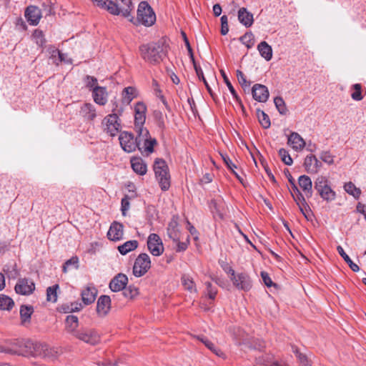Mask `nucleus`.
Here are the masks:
<instances>
[{
    "mask_svg": "<svg viewBox=\"0 0 366 366\" xmlns=\"http://www.w3.org/2000/svg\"><path fill=\"white\" fill-rule=\"evenodd\" d=\"M354 90L351 94V97L355 101H360L363 99L362 95V85L360 84H355L352 86Z\"/></svg>",
    "mask_w": 366,
    "mask_h": 366,
    "instance_id": "nucleus-51",
    "label": "nucleus"
},
{
    "mask_svg": "<svg viewBox=\"0 0 366 366\" xmlns=\"http://www.w3.org/2000/svg\"><path fill=\"white\" fill-rule=\"evenodd\" d=\"M102 124H105L104 131L112 137L116 136L121 128L117 113L107 115L104 119Z\"/></svg>",
    "mask_w": 366,
    "mask_h": 366,
    "instance_id": "nucleus-10",
    "label": "nucleus"
},
{
    "mask_svg": "<svg viewBox=\"0 0 366 366\" xmlns=\"http://www.w3.org/2000/svg\"><path fill=\"white\" fill-rule=\"evenodd\" d=\"M257 50L259 54L266 61H269L272 58V49L266 41H261L257 46Z\"/></svg>",
    "mask_w": 366,
    "mask_h": 366,
    "instance_id": "nucleus-32",
    "label": "nucleus"
},
{
    "mask_svg": "<svg viewBox=\"0 0 366 366\" xmlns=\"http://www.w3.org/2000/svg\"><path fill=\"white\" fill-rule=\"evenodd\" d=\"M148 249L154 256H159L164 252V247L161 238L157 234H150L147 239Z\"/></svg>",
    "mask_w": 366,
    "mask_h": 366,
    "instance_id": "nucleus-12",
    "label": "nucleus"
},
{
    "mask_svg": "<svg viewBox=\"0 0 366 366\" xmlns=\"http://www.w3.org/2000/svg\"><path fill=\"white\" fill-rule=\"evenodd\" d=\"M255 362L264 366H275L279 364V361L274 360L273 355L271 354H264L256 357Z\"/></svg>",
    "mask_w": 366,
    "mask_h": 366,
    "instance_id": "nucleus-31",
    "label": "nucleus"
},
{
    "mask_svg": "<svg viewBox=\"0 0 366 366\" xmlns=\"http://www.w3.org/2000/svg\"><path fill=\"white\" fill-rule=\"evenodd\" d=\"M138 92L135 87L134 86H127L125 87L122 94V103L129 104L131 102L137 97Z\"/></svg>",
    "mask_w": 366,
    "mask_h": 366,
    "instance_id": "nucleus-28",
    "label": "nucleus"
},
{
    "mask_svg": "<svg viewBox=\"0 0 366 366\" xmlns=\"http://www.w3.org/2000/svg\"><path fill=\"white\" fill-rule=\"evenodd\" d=\"M295 202L298 205L302 214L307 219V213L311 212L308 204L306 202V204L304 205L301 201H298V202Z\"/></svg>",
    "mask_w": 366,
    "mask_h": 366,
    "instance_id": "nucleus-61",
    "label": "nucleus"
},
{
    "mask_svg": "<svg viewBox=\"0 0 366 366\" xmlns=\"http://www.w3.org/2000/svg\"><path fill=\"white\" fill-rule=\"evenodd\" d=\"M344 189L347 193L354 197L356 199H359L361 195V189L356 187L352 182L345 183L344 185Z\"/></svg>",
    "mask_w": 366,
    "mask_h": 366,
    "instance_id": "nucleus-41",
    "label": "nucleus"
},
{
    "mask_svg": "<svg viewBox=\"0 0 366 366\" xmlns=\"http://www.w3.org/2000/svg\"><path fill=\"white\" fill-rule=\"evenodd\" d=\"M287 144L295 151H301L305 146V140L297 132H292L289 135Z\"/></svg>",
    "mask_w": 366,
    "mask_h": 366,
    "instance_id": "nucleus-23",
    "label": "nucleus"
},
{
    "mask_svg": "<svg viewBox=\"0 0 366 366\" xmlns=\"http://www.w3.org/2000/svg\"><path fill=\"white\" fill-rule=\"evenodd\" d=\"M239 40L247 49H250L254 45V36L251 31L245 33L239 38Z\"/></svg>",
    "mask_w": 366,
    "mask_h": 366,
    "instance_id": "nucleus-45",
    "label": "nucleus"
},
{
    "mask_svg": "<svg viewBox=\"0 0 366 366\" xmlns=\"http://www.w3.org/2000/svg\"><path fill=\"white\" fill-rule=\"evenodd\" d=\"M275 107L280 114H286L287 109L284 99L281 97H277L274 99Z\"/></svg>",
    "mask_w": 366,
    "mask_h": 366,
    "instance_id": "nucleus-49",
    "label": "nucleus"
},
{
    "mask_svg": "<svg viewBox=\"0 0 366 366\" xmlns=\"http://www.w3.org/2000/svg\"><path fill=\"white\" fill-rule=\"evenodd\" d=\"M253 98L259 102H265L269 98V91L266 86L260 84H255L252 89Z\"/></svg>",
    "mask_w": 366,
    "mask_h": 366,
    "instance_id": "nucleus-15",
    "label": "nucleus"
},
{
    "mask_svg": "<svg viewBox=\"0 0 366 366\" xmlns=\"http://www.w3.org/2000/svg\"><path fill=\"white\" fill-rule=\"evenodd\" d=\"M73 335L77 339L92 345L97 344L100 340L98 333L92 329H81Z\"/></svg>",
    "mask_w": 366,
    "mask_h": 366,
    "instance_id": "nucleus-11",
    "label": "nucleus"
},
{
    "mask_svg": "<svg viewBox=\"0 0 366 366\" xmlns=\"http://www.w3.org/2000/svg\"><path fill=\"white\" fill-rule=\"evenodd\" d=\"M24 15L29 24L34 26L37 25L41 18V10L35 6H29Z\"/></svg>",
    "mask_w": 366,
    "mask_h": 366,
    "instance_id": "nucleus-17",
    "label": "nucleus"
},
{
    "mask_svg": "<svg viewBox=\"0 0 366 366\" xmlns=\"http://www.w3.org/2000/svg\"><path fill=\"white\" fill-rule=\"evenodd\" d=\"M14 289L17 294L29 295L35 290V284L31 280L20 278L19 279Z\"/></svg>",
    "mask_w": 366,
    "mask_h": 366,
    "instance_id": "nucleus-13",
    "label": "nucleus"
},
{
    "mask_svg": "<svg viewBox=\"0 0 366 366\" xmlns=\"http://www.w3.org/2000/svg\"><path fill=\"white\" fill-rule=\"evenodd\" d=\"M137 21L145 26H151L156 21V15L147 1H141L137 9Z\"/></svg>",
    "mask_w": 366,
    "mask_h": 366,
    "instance_id": "nucleus-6",
    "label": "nucleus"
},
{
    "mask_svg": "<svg viewBox=\"0 0 366 366\" xmlns=\"http://www.w3.org/2000/svg\"><path fill=\"white\" fill-rule=\"evenodd\" d=\"M261 277L262 278V280L264 283V285L269 287H271L272 285H273V282L271 280V278L269 277V274L267 272H261Z\"/></svg>",
    "mask_w": 366,
    "mask_h": 366,
    "instance_id": "nucleus-63",
    "label": "nucleus"
},
{
    "mask_svg": "<svg viewBox=\"0 0 366 366\" xmlns=\"http://www.w3.org/2000/svg\"><path fill=\"white\" fill-rule=\"evenodd\" d=\"M123 295L128 299L132 300L137 297L139 294L138 287L134 285L125 286L123 289Z\"/></svg>",
    "mask_w": 366,
    "mask_h": 366,
    "instance_id": "nucleus-43",
    "label": "nucleus"
},
{
    "mask_svg": "<svg viewBox=\"0 0 366 366\" xmlns=\"http://www.w3.org/2000/svg\"><path fill=\"white\" fill-rule=\"evenodd\" d=\"M119 140L121 147L124 152L131 153L134 152L137 148L142 152L139 136L134 138L132 132H122L119 137Z\"/></svg>",
    "mask_w": 366,
    "mask_h": 366,
    "instance_id": "nucleus-8",
    "label": "nucleus"
},
{
    "mask_svg": "<svg viewBox=\"0 0 366 366\" xmlns=\"http://www.w3.org/2000/svg\"><path fill=\"white\" fill-rule=\"evenodd\" d=\"M111 308V298L108 295H101L97 304V311L100 315H106Z\"/></svg>",
    "mask_w": 366,
    "mask_h": 366,
    "instance_id": "nucleus-20",
    "label": "nucleus"
},
{
    "mask_svg": "<svg viewBox=\"0 0 366 366\" xmlns=\"http://www.w3.org/2000/svg\"><path fill=\"white\" fill-rule=\"evenodd\" d=\"M168 44L162 38L157 42H150L139 46L142 58L152 64H158L166 57L168 52Z\"/></svg>",
    "mask_w": 366,
    "mask_h": 366,
    "instance_id": "nucleus-1",
    "label": "nucleus"
},
{
    "mask_svg": "<svg viewBox=\"0 0 366 366\" xmlns=\"http://www.w3.org/2000/svg\"><path fill=\"white\" fill-rule=\"evenodd\" d=\"M82 308V305L81 303L74 302L71 303H64L61 305H59L57 307V310L61 313H71L74 312H78L81 310Z\"/></svg>",
    "mask_w": 366,
    "mask_h": 366,
    "instance_id": "nucleus-30",
    "label": "nucleus"
},
{
    "mask_svg": "<svg viewBox=\"0 0 366 366\" xmlns=\"http://www.w3.org/2000/svg\"><path fill=\"white\" fill-rule=\"evenodd\" d=\"M130 206L129 197L125 195L121 201V210L123 216H126L127 212L129 210Z\"/></svg>",
    "mask_w": 366,
    "mask_h": 366,
    "instance_id": "nucleus-57",
    "label": "nucleus"
},
{
    "mask_svg": "<svg viewBox=\"0 0 366 366\" xmlns=\"http://www.w3.org/2000/svg\"><path fill=\"white\" fill-rule=\"evenodd\" d=\"M105 10L113 15L122 14V12H120V4L111 0H109V1L107 3V6Z\"/></svg>",
    "mask_w": 366,
    "mask_h": 366,
    "instance_id": "nucleus-50",
    "label": "nucleus"
},
{
    "mask_svg": "<svg viewBox=\"0 0 366 366\" xmlns=\"http://www.w3.org/2000/svg\"><path fill=\"white\" fill-rule=\"evenodd\" d=\"M154 171L162 191H167L170 187V174L165 160L157 158L154 161Z\"/></svg>",
    "mask_w": 366,
    "mask_h": 366,
    "instance_id": "nucleus-4",
    "label": "nucleus"
},
{
    "mask_svg": "<svg viewBox=\"0 0 366 366\" xmlns=\"http://www.w3.org/2000/svg\"><path fill=\"white\" fill-rule=\"evenodd\" d=\"M47 52L49 53V54L50 55V58L54 60L56 59V56H57V54L59 53V50L54 46L52 45H49L48 47H47Z\"/></svg>",
    "mask_w": 366,
    "mask_h": 366,
    "instance_id": "nucleus-64",
    "label": "nucleus"
},
{
    "mask_svg": "<svg viewBox=\"0 0 366 366\" xmlns=\"http://www.w3.org/2000/svg\"><path fill=\"white\" fill-rule=\"evenodd\" d=\"M58 285L49 287L46 289V300L49 302H56L57 300Z\"/></svg>",
    "mask_w": 366,
    "mask_h": 366,
    "instance_id": "nucleus-46",
    "label": "nucleus"
},
{
    "mask_svg": "<svg viewBox=\"0 0 366 366\" xmlns=\"http://www.w3.org/2000/svg\"><path fill=\"white\" fill-rule=\"evenodd\" d=\"M221 34L226 35L229 31L228 19L226 15H223L221 19Z\"/></svg>",
    "mask_w": 366,
    "mask_h": 366,
    "instance_id": "nucleus-59",
    "label": "nucleus"
},
{
    "mask_svg": "<svg viewBox=\"0 0 366 366\" xmlns=\"http://www.w3.org/2000/svg\"><path fill=\"white\" fill-rule=\"evenodd\" d=\"M138 244L139 243L137 240H129L119 245L118 250L122 254L125 255L128 252L134 250L138 247Z\"/></svg>",
    "mask_w": 366,
    "mask_h": 366,
    "instance_id": "nucleus-36",
    "label": "nucleus"
},
{
    "mask_svg": "<svg viewBox=\"0 0 366 366\" xmlns=\"http://www.w3.org/2000/svg\"><path fill=\"white\" fill-rule=\"evenodd\" d=\"M117 3L120 4V12L124 17H129L132 11V4L131 0H118Z\"/></svg>",
    "mask_w": 366,
    "mask_h": 366,
    "instance_id": "nucleus-40",
    "label": "nucleus"
},
{
    "mask_svg": "<svg viewBox=\"0 0 366 366\" xmlns=\"http://www.w3.org/2000/svg\"><path fill=\"white\" fill-rule=\"evenodd\" d=\"M292 350L296 355L301 366H310V362L307 356L301 353L296 346L292 345Z\"/></svg>",
    "mask_w": 366,
    "mask_h": 366,
    "instance_id": "nucleus-48",
    "label": "nucleus"
},
{
    "mask_svg": "<svg viewBox=\"0 0 366 366\" xmlns=\"http://www.w3.org/2000/svg\"><path fill=\"white\" fill-rule=\"evenodd\" d=\"M15 345L16 346V347H12V348L4 347L2 346H0V352L19 355V352H19V345L18 344V342H16V344Z\"/></svg>",
    "mask_w": 366,
    "mask_h": 366,
    "instance_id": "nucleus-60",
    "label": "nucleus"
},
{
    "mask_svg": "<svg viewBox=\"0 0 366 366\" xmlns=\"http://www.w3.org/2000/svg\"><path fill=\"white\" fill-rule=\"evenodd\" d=\"M278 153L281 158V160L286 165L290 166L292 164L293 160H292V157H290L289 152L286 149L282 148L279 150Z\"/></svg>",
    "mask_w": 366,
    "mask_h": 366,
    "instance_id": "nucleus-54",
    "label": "nucleus"
},
{
    "mask_svg": "<svg viewBox=\"0 0 366 366\" xmlns=\"http://www.w3.org/2000/svg\"><path fill=\"white\" fill-rule=\"evenodd\" d=\"M238 20L246 27H250L254 21L253 14L249 12L246 8L242 7L238 11Z\"/></svg>",
    "mask_w": 366,
    "mask_h": 366,
    "instance_id": "nucleus-25",
    "label": "nucleus"
},
{
    "mask_svg": "<svg viewBox=\"0 0 366 366\" xmlns=\"http://www.w3.org/2000/svg\"><path fill=\"white\" fill-rule=\"evenodd\" d=\"M320 159L324 162L328 164H332L334 163V156H332L330 152L327 151H323L321 152Z\"/></svg>",
    "mask_w": 366,
    "mask_h": 366,
    "instance_id": "nucleus-58",
    "label": "nucleus"
},
{
    "mask_svg": "<svg viewBox=\"0 0 366 366\" xmlns=\"http://www.w3.org/2000/svg\"><path fill=\"white\" fill-rule=\"evenodd\" d=\"M314 188L320 197L327 202L336 199V192L332 189L331 182L325 176H318L314 182Z\"/></svg>",
    "mask_w": 366,
    "mask_h": 366,
    "instance_id": "nucleus-3",
    "label": "nucleus"
},
{
    "mask_svg": "<svg viewBox=\"0 0 366 366\" xmlns=\"http://www.w3.org/2000/svg\"><path fill=\"white\" fill-rule=\"evenodd\" d=\"M92 96L96 104L104 106L107 102V92L105 87L96 86L92 90Z\"/></svg>",
    "mask_w": 366,
    "mask_h": 366,
    "instance_id": "nucleus-19",
    "label": "nucleus"
},
{
    "mask_svg": "<svg viewBox=\"0 0 366 366\" xmlns=\"http://www.w3.org/2000/svg\"><path fill=\"white\" fill-rule=\"evenodd\" d=\"M14 305L13 300L9 296L1 294L0 295V309L2 310L10 311Z\"/></svg>",
    "mask_w": 366,
    "mask_h": 366,
    "instance_id": "nucleus-39",
    "label": "nucleus"
},
{
    "mask_svg": "<svg viewBox=\"0 0 366 366\" xmlns=\"http://www.w3.org/2000/svg\"><path fill=\"white\" fill-rule=\"evenodd\" d=\"M73 266L75 269L79 268V259L76 256L72 257L69 259L66 260L62 267V271L64 273H66L68 269Z\"/></svg>",
    "mask_w": 366,
    "mask_h": 366,
    "instance_id": "nucleus-52",
    "label": "nucleus"
},
{
    "mask_svg": "<svg viewBox=\"0 0 366 366\" xmlns=\"http://www.w3.org/2000/svg\"><path fill=\"white\" fill-rule=\"evenodd\" d=\"M225 271L237 290L248 292L252 287V280L247 272H236L232 267Z\"/></svg>",
    "mask_w": 366,
    "mask_h": 366,
    "instance_id": "nucleus-5",
    "label": "nucleus"
},
{
    "mask_svg": "<svg viewBox=\"0 0 366 366\" xmlns=\"http://www.w3.org/2000/svg\"><path fill=\"white\" fill-rule=\"evenodd\" d=\"M124 235V225L118 222H114L110 225L107 232L109 239L112 241H119L122 239Z\"/></svg>",
    "mask_w": 366,
    "mask_h": 366,
    "instance_id": "nucleus-16",
    "label": "nucleus"
},
{
    "mask_svg": "<svg viewBox=\"0 0 366 366\" xmlns=\"http://www.w3.org/2000/svg\"><path fill=\"white\" fill-rule=\"evenodd\" d=\"M34 312L32 306L21 305L20 307V317L21 323L24 325L26 322H29L31 316Z\"/></svg>",
    "mask_w": 366,
    "mask_h": 366,
    "instance_id": "nucleus-35",
    "label": "nucleus"
},
{
    "mask_svg": "<svg viewBox=\"0 0 366 366\" xmlns=\"http://www.w3.org/2000/svg\"><path fill=\"white\" fill-rule=\"evenodd\" d=\"M197 339L201 341L209 350H211L217 356L222 359L226 358V355L224 353V352H222L219 348L216 347L212 342H211L204 335H198L197 336Z\"/></svg>",
    "mask_w": 366,
    "mask_h": 366,
    "instance_id": "nucleus-26",
    "label": "nucleus"
},
{
    "mask_svg": "<svg viewBox=\"0 0 366 366\" xmlns=\"http://www.w3.org/2000/svg\"><path fill=\"white\" fill-rule=\"evenodd\" d=\"M194 69H195L196 74H197L199 79L204 82V85H205L208 92L209 93V94L212 97H214L212 90L211 87L209 86L207 81L206 80V79H205V77L204 76V73H203V71H202V68L199 66H197L196 64H194Z\"/></svg>",
    "mask_w": 366,
    "mask_h": 366,
    "instance_id": "nucleus-47",
    "label": "nucleus"
},
{
    "mask_svg": "<svg viewBox=\"0 0 366 366\" xmlns=\"http://www.w3.org/2000/svg\"><path fill=\"white\" fill-rule=\"evenodd\" d=\"M66 330L72 335L77 331L76 328L79 325L78 317L75 315H68L65 320Z\"/></svg>",
    "mask_w": 366,
    "mask_h": 366,
    "instance_id": "nucleus-33",
    "label": "nucleus"
},
{
    "mask_svg": "<svg viewBox=\"0 0 366 366\" xmlns=\"http://www.w3.org/2000/svg\"><path fill=\"white\" fill-rule=\"evenodd\" d=\"M206 286V295L210 300H214L216 295L217 294V289L215 286H214L211 282H205Z\"/></svg>",
    "mask_w": 366,
    "mask_h": 366,
    "instance_id": "nucleus-53",
    "label": "nucleus"
},
{
    "mask_svg": "<svg viewBox=\"0 0 366 366\" xmlns=\"http://www.w3.org/2000/svg\"><path fill=\"white\" fill-rule=\"evenodd\" d=\"M97 290L94 287H86L82 290L81 296L84 305H88L93 303L96 299Z\"/></svg>",
    "mask_w": 366,
    "mask_h": 366,
    "instance_id": "nucleus-29",
    "label": "nucleus"
},
{
    "mask_svg": "<svg viewBox=\"0 0 366 366\" xmlns=\"http://www.w3.org/2000/svg\"><path fill=\"white\" fill-rule=\"evenodd\" d=\"M184 289L190 293H197V290L193 279L188 274H183L181 277Z\"/></svg>",
    "mask_w": 366,
    "mask_h": 366,
    "instance_id": "nucleus-34",
    "label": "nucleus"
},
{
    "mask_svg": "<svg viewBox=\"0 0 366 366\" xmlns=\"http://www.w3.org/2000/svg\"><path fill=\"white\" fill-rule=\"evenodd\" d=\"M306 171L310 174H316L322 167V163L315 155H307L304 162Z\"/></svg>",
    "mask_w": 366,
    "mask_h": 366,
    "instance_id": "nucleus-18",
    "label": "nucleus"
},
{
    "mask_svg": "<svg viewBox=\"0 0 366 366\" xmlns=\"http://www.w3.org/2000/svg\"><path fill=\"white\" fill-rule=\"evenodd\" d=\"M34 38L35 39L36 44L40 46L43 47L46 44V39L44 36V34L40 30H35L33 34Z\"/></svg>",
    "mask_w": 366,
    "mask_h": 366,
    "instance_id": "nucleus-56",
    "label": "nucleus"
},
{
    "mask_svg": "<svg viewBox=\"0 0 366 366\" xmlns=\"http://www.w3.org/2000/svg\"><path fill=\"white\" fill-rule=\"evenodd\" d=\"M131 166L134 172L139 175H144L147 173V164L142 158L134 157L131 158Z\"/></svg>",
    "mask_w": 366,
    "mask_h": 366,
    "instance_id": "nucleus-27",
    "label": "nucleus"
},
{
    "mask_svg": "<svg viewBox=\"0 0 366 366\" xmlns=\"http://www.w3.org/2000/svg\"><path fill=\"white\" fill-rule=\"evenodd\" d=\"M85 82H86V85L87 87H89V88L93 87V89H94L97 86V78H95L94 76L86 75L85 77Z\"/></svg>",
    "mask_w": 366,
    "mask_h": 366,
    "instance_id": "nucleus-62",
    "label": "nucleus"
},
{
    "mask_svg": "<svg viewBox=\"0 0 366 366\" xmlns=\"http://www.w3.org/2000/svg\"><path fill=\"white\" fill-rule=\"evenodd\" d=\"M80 114L86 119L93 121L97 117L94 106L91 103L84 104L79 111Z\"/></svg>",
    "mask_w": 366,
    "mask_h": 366,
    "instance_id": "nucleus-24",
    "label": "nucleus"
},
{
    "mask_svg": "<svg viewBox=\"0 0 366 366\" xmlns=\"http://www.w3.org/2000/svg\"><path fill=\"white\" fill-rule=\"evenodd\" d=\"M337 250L339 254L344 259L353 272H358L360 270L359 266L352 261L350 257L345 253L344 249L341 246H337Z\"/></svg>",
    "mask_w": 366,
    "mask_h": 366,
    "instance_id": "nucleus-37",
    "label": "nucleus"
},
{
    "mask_svg": "<svg viewBox=\"0 0 366 366\" xmlns=\"http://www.w3.org/2000/svg\"><path fill=\"white\" fill-rule=\"evenodd\" d=\"M18 344L19 345V355L42 358L53 356V350L46 343L26 340L18 341Z\"/></svg>",
    "mask_w": 366,
    "mask_h": 366,
    "instance_id": "nucleus-2",
    "label": "nucleus"
},
{
    "mask_svg": "<svg viewBox=\"0 0 366 366\" xmlns=\"http://www.w3.org/2000/svg\"><path fill=\"white\" fill-rule=\"evenodd\" d=\"M147 106L142 102H138L134 106V126L137 133L147 136L148 130L144 127L146 120Z\"/></svg>",
    "mask_w": 366,
    "mask_h": 366,
    "instance_id": "nucleus-7",
    "label": "nucleus"
},
{
    "mask_svg": "<svg viewBox=\"0 0 366 366\" xmlns=\"http://www.w3.org/2000/svg\"><path fill=\"white\" fill-rule=\"evenodd\" d=\"M140 142L142 141L144 142L143 148H142V153L145 152L147 155L152 153L154 152V147L157 145V141L155 138H152L149 135V132H148V134L147 136L139 134Z\"/></svg>",
    "mask_w": 366,
    "mask_h": 366,
    "instance_id": "nucleus-22",
    "label": "nucleus"
},
{
    "mask_svg": "<svg viewBox=\"0 0 366 366\" xmlns=\"http://www.w3.org/2000/svg\"><path fill=\"white\" fill-rule=\"evenodd\" d=\"M237 78L238 82L244 90L249 87L250 82L247 81L246 76H244L242 71L237 70Z\"/></svg>",
    "mask_w": 366,
    "mask_h": 366,
    "instance_id": "nucleus-55",
    "label": "nucleus"
},
{
    "mask_svg": "<svg viewBox=\"0 0 366 366\" xmlns=\"http://www.w3.org/2000/svg\"><path fill=\"white\" fill-rule=\"evenodd\" d=\"M151 267V260L147 253H141L136 258L133 266V274L140 277L144 275Z\"/></svg>",
    "mask_w": 366,
    "mask_h": 366,
    "instance_id": "nucleus-9",
    "label": "nucleus"
},
{
    "mask_svg": "<svg viewBox=\"0 0 366 366\" xmlns=\"http://www.w3.org/2000/svg\"><path fill=\"white\" fill-rule=\"evenodd\" d=\"M292 186V191L291 194L295 202L301 201L302 203L305 205L306 204V199L304 195L301 193L299 188L297 187L295 182L293 184H291Z\"/></svg>",
    "mask_w": 366,
    "mask_h": 366,
    "instance_id": "nucleus-44",
    "label": "nucleus"
},
{
    "mask_svg": "<svg viewBox=\"0 0 366 366\" xmlns=\"http://www.w3.org/2000/svg\"><path fill=\"white\" fill-rule=\"evenodd\" d=\"M220 72H221V74H222V78L224 79V81L226 84V85L227 86L229 92H231V94L232 95V97L240 104V106L242 107H243L242 101H241L239 97L237 95L234 88L232 85V84H231L229 78L227 77V74H225V72L223 70H221Z\"/></svg>",
    "mask_w": 366,
    "mask_h": 366,
    "instance_id": "nucleus-38",
    "label": "nucleus"
},
{
    "mask_svg": "<svg viewBox=\"0 0 366 366\" xmlns=\"http://www.w3.org/2000/svg\"><path fill=\"white\" fill-rule=\"evenodd\" d=\"M298 184L307 198L312 196V182L310 177L301 175L298 179Z\"/></svg>",
    "mask_w": 366,
    "mask_h": 366,
    "instance_id": "nucleus-21",
    "label": "nucleus"
},
{
    "mask_svg": "<svg viewBox=\"0 0 366 366\" xmlns=\"http://www.w3.org/2000/svg\"><path fill=\"white\" fill-rule=\"evenodd\" d=\"M128 283V277L123 273L115 275L109 282V289L114 292L123 290Z\"/></svg>",
    "mask_w": 366,
    "mask_h": 366,
    "instance_id": "nucleus-14",
    "label": "nucleus"
},
{
    "mask_svg": "<svg viewBox=\"0 0 366 366\" xmlns=\"http://www.w3.org/2000/svg\"><path fill=\"white\" fill-rule=\"evenodd\" d=\"M257 116L261 126L267 129L270 127L271 122L269 116L262 110L257 109Z\"/></svg>",
    "mask_w": 366,
    "mask_h": 366,
    "instance_id": "nucleus-42",
    "label": "nucleus"
}]
</instances>
